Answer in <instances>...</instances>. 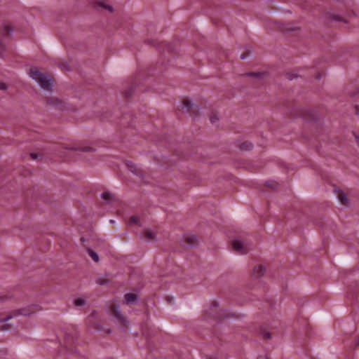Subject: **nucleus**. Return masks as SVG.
<instances>
[{"instance_id":"obj_1","label":"nucleus","mask_w":359,"mask_h":359,"mask_svg":"<svg viewBox=\"0 0 359 359\" xmlns=\"http://www.w3.org/2000/svg\"><path fill=\"white\" fill-rule=\"evenodd\" d=\"M29 76L34 80L43 90H49L53 86L51 79L43 74L37 67H32L29 72Z\"/></svg>"},{"instance_id":"obj_2","label":"nucleus","mask_w":359,"mask_h":359,"mask_svg":"<svg viewBox=\"0 0 359 359\" xmlns=\"http://www.w3.org/2000/svg\"><path fill=\"white\" fill-rule=\"evenodd\" d=\"M39 310V306L36 305H31L26 308H23L22 309L15 311L11 314L7 316L6 318H2L0 320V323H2L1 325V330H7L10 329V327L4 324L11 319L15 318L19 316H30L32 313H34Z\"/></svg>"},{"instance_id":"obj_3","label":"nucleus","mask_w":359,"mask_h":359,"mask_svg":"<svg viewBox=\"0 0 359 359\" xmlns=\"http://www.w3.org/2000/svg\"><path fill=\"white\" fill-rule=\"evenodd\" d=\"M231 248L236 253L243 255L247 253L252 248L248 242L240 238H236L231 241Z\"/></svg>"},{"instance_id":"obj_4","label":"nucleus","mask_w":359,"mask_h":359,"mask_svg":"<svg viewBox=\"0 0 359 359\" xmlns=\"http://www.w3.org/2000/svg\"><path fill=\"white\" fill-rule=\"evenodd\" d=\"M266 271V268L262 264H257L255 266L252 272V276L255 278H259L264 276Z\"/></svg>"},{"instance_id":"obj_5","label":"nucleus","mask_w":359,"mask_h":359,"mask_svg":"<svg viewBox=\"0 0 359 359\" xmlns=\"http://www.w3.org/2000/svg\"><path fill=\"white\" fill-rule=\"evenodd\" d=\"M113 313L114 316L120 320V322L124 326H127L129 324V322L126 320V318L121 314L119 309L115 306H113Z\"/></svg>"},{"instance_id":"obj_6","label":"nucleus","mask_w":359,"mask_h":359,"mask_svg":"<svg viewBox=\"0 0 359 359\" xmlns=\"http://www.w3.org/2000/svg\"><path fill=\"white\" fill-rule=\"evenodd\" d=\"M144 237L147 241H153L156 238V233L152 229H147L144 231Z\"/></svg>"},{"instance_id":"obj_7","label":"nucleus","mask_w":359,"mask_h":359,"mask_svg":"<svg viewBox=\"0 0 359 359\" xmlns=\"http://www.w3.org/2000/svg\"><path fill=\"white\" fill-rule=\"evenodd\" d=\"M137 299V296L133 293H127L125 294L124 300L126 304H133Z\"/></svg>"},{"instance_id":"obj_8","label":"nucleus","mask_w":359,"mask_h":359,"mask_svg":"<svg viewBox=\"0 0 359 359\" xmlns=\"http://www.w3.org/2000/svg\"><path fill=\"white\" fill-rule=\"evenodd\" d=\"M337 198L341 204L348 205L349 202L347 195L344 191H339Z\"/></svg>"},{"instance_id":"obj_9","label":"nucleus","mask_w":359,"mask_h":359,"mask_svg":"<svg viewBox=\"0 0 359 359\" xmlns=\"http://www.w3.org/2000/svg\"><path fill=\"white\" fill-rule=\"evenodd\" d=\"M87 301L84 297H79L74 300V304L76 306H82L86 305Z\"/></svg>"},{"instance_id":"obj_10","label":"nucleus","mask_w":359,"mask_h":359,"mask_svg":"<svg viewBox=\"0 0 359 359\" xmlns=\"http://www.w3.org/2000/svg\"><path fill=\"white\" fill-rule=\"evenodd\" d=\"M241 150H250L252 148V144L249 142H245L240 145Z\"/></svg>"},{"instance_id":"obj_11","label":"nucleus","mask_w":359,"mask_h":359,"mask_svg":"<svg viewBox=\"0 0 359 359\" xmlns=\"http://www.w3.org/2000/svg\"><path fill=\"white\" fill-rule=\"evenodd\" d=\"M128 168L130 172L134 173L135 175H139L141 174V171L136 167L135 165H128Z\"/></svg>"},{"instance_id":"obj_12","label":"nucleus","mask_w":359,"mask_h":359,"mask_svg":"<svg viewBox=\"0 0 359 359\" xmlns=\"http://www.w3.org/2000/svg\"><path fill=\"white\" fill-rule=\"evenodd\" d=\"M88 251L89 255L93 259V260L95 262H97L99 261L98 255L95 252H94L93 250H92L90 249H89Z\"/></svg>"},{"instance_id":"obj_13","label":"nucleus","mask_w":359,"mask_h":359,"mask_svg":"<svg viewBox=\"0 0 359 359\" xmlns=\"http://www.w3.org/2000/svg\"><path fill=\"white\" fill-rule=\"evenodd\" d=\"M101 197L106 201V202H109L112 198L113 196L109 192H104L101 195Z\"/></svg>"},{"instance_id":"obj_14","label":"nucleus","mask_w":359,"mask_h":359,"mask_svg":"<svg viewBox=\"0 0 359 359\" xmlns=\"http://www.w3.org/2000/svg\"><path fill=\"white\" fill-rule=\"evenodd\" d=\"M130 223L138 224L139 223V218L135 216H132L130 219Z\"/></svg>"},{"instance_id":"obj_15","label":"nucleus","mask_w":359,"mask_h":359,"mask_svg":"<svg viewBox=\"0 0 359 359\" xmlns=\"http://www.w3.org/2000/svg\"><path fill=\"white\" fill-rule=\"evenodd\" d=\"M183 104L187 108H189L191 106V102L188 100H184Z\"/></svg>"},{"instance_id":"obj_16","label":"nucleus","mask_w":359,"mask_h":359,"mask_svg":"<svg viewBox=\"0 0 359 359\" xmlns=\"http://www.w3.org/2000/svg\"><path fill=\"white\" fill-rule=\"evenodd\" d=\"M218 119H219L218 117L215 115L210 118V121H211L212 123H215L218 121Z\"/></svg>"},{"instance_id":"obj_17","label":"nucleus","mask_w":359,"mask_h":359,"mask_svg":"<svg viewBox=\"0 0 359 359\" xmlns=\"http://www.w3.org/2000/svg\"><path fill=\"white\" fill-rule=\"evenodd\" d=\"M5 46L3 43H0V57L3 55V51L4 50Z\"/></svg>"},{"instance_id":"obj_18","label":"nucleus","mask_w":359,"mask_h":359,"mask_svg":"<svg viewBox=\"0 0 359 359\" xmlns=\"http://www.w3.org/2000/svg\"><path fill=\"white\" fill-rule=\"evenodd\" d=\"M104 8H106L110 12L113 11V8L111 6H108V5L107 6H104Z\"/></svg>"},{"instance_id":"obj_19","label":"nucleus","mask_w":359,"mask_h":359,"mask_svg":"<svg viewBox=\"0 0 359 359\" xmlns=\"http://www.w3.org/2000/svg\"><path fill=\"white\" fill-rule=\"evenodd\" d=\"M62 68H63L65 71H68V70H69V69H70L69 66V65H64Z\"/></svg>"},{"instance_id":"obj_20","label":"nucleus","mask_w":359,"mask_h":359,"mask_svg":"<svg viewBox=\"0 0 359 359\" xmlns=\"http://www.w3.org/2000/svg\"><path fill=\"white\" fill-rule=\"evenodd\" d=\"M10 298V297L6 295L4 297L1 298L0 297V299L2 300V301H6V300H8V299Z\"/></svg>"},{"instance_id":"obj_21","label":"nucleus","mask_w":359,"mask_h":359,"mask_svg":"<svg viewBox=\"0 0 359 359\" xmlns=\"http://www.w3.org/2000/svg\"><path fill=\"white\" fill-rule=\"evenodd\" d=\"M263 74L262 73H254V74H250V75H255L256 76H260L261 75H262Z\"/></svg>"},{"instance_id":"obj_22","label":"nucleus","mask_w":359,"mask_h":359,"mask_svg":"<svg viewBox=\"0 0 359 359\" xmlns=\"http://www.w3.org/2000/svg\"><path fill=\"white\" fill-rule=\"evenodd\" d=\"M6 85L4 83H0V89H5Z\"/></svg>"},{"instance_id":"obj_23","label":"nucleus","mask_w":359,"mask_h":359,"mask_svg":"<svg viewBox=\"0 0 359 359\" xmlns=\"http://www.w3.org/2000/svg\"><path fill=\"white\" fill-rule=\"evenodd\" d=\"M188 240H189V242H191L192 243L193 241L194 240V237L189 238Z\"/></svg>"},{"instance_id":"obj_24","label":"nucleus","mask_w":359,"mask_h":359,"mask_svg":"<svg viewBox=\"0 0 359 359\" xmlns=\"http://www.w3.org/2000/svg\"><path fill=\"white\" fill-rule=\"evenodd\" d=\"M241 58L242 60L245 59V55H243V54H242V55H241Z\"/></svg>"},{"instance_id":"obj_25","label":"nucleus","mask_w":359,"mask_h":359,"mask_svg":"<svg viewBox=\"0 0 359 359\" xmlns=\"http://www.w3.org/2000/svg\"><path fill=\"white\" fill-rule=\"evenodd\" d=\"M293 78H294V77H292V76H291L288 75V79H292Z\"/></svg>"},{"instance_id":"obj_26","label":"nucleus","mask_w":359,"mask_h":359,"mask_svg":"<svg viewBox=\"0 0 359 359\" xmlns=\"http://www.w3.org/2000/svg\"><path fill=\"white\" fill-rule=\"evenodd\" d=\"M114 222H114V220H112V219H111V220H110V223H111V224H114Z\"/></svg>"},{"instance_id":"obj_27","label":"nucleus","mask_w":359,"mask_h":359,"mask_svg":"<svg viewBox=\"0 0 359 359\" xmlns=\"http://www.w3.org/2000/svg\"><path fill=\"white\" fill-rule=\"evenodd\" d=\"M32 158H35L36 156L34 154H32Z\"/></svg>"}]
</instances>
